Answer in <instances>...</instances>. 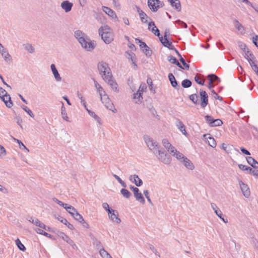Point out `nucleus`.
<instances>
[{
  "instance_id": "c756f323",
  "label": "nucleus",
  "mask_w": 258,
  "mask_h": 258,
  "mask_svg": "<svg viewBox=\"0 0 258 258\" xmlns=\"http://www.w3.org/2000/svg\"><path fill=\"white\" fill-rule=\"evenodd\" d=\"M171 6L178 11H181V4L179 0H171L170 2Z\"/></svg>"
},
{
  "instance_id": "49530a36",
  "label": "nucleus",
  "mask_w": 258,
  "mask_h": 258,
  "mask_svg": "<svg viewBox=\"0 0 258 258\" xmlns=\"http://www.w3.org/2000/svg\"><path fill=\"white\" fill-rule=\"evenodd\" d=\"M16 244L17 245V247L19 248V249L23 251H25L26 250V247L23 244H22L19 239H17L16 240Z\"/></svg>"
},
{
  "instance_id": "2f4dec72",
  "label": "nucleus",
  "mask_w": 258,
  "mask_h": 258,
  "mask_svg": "<svg viewBox=\"0 0 258 258\" xmlns=\"http://www.w3.org/2000/svg\"><path fill=\"white\" fill-rule=\"evenodd\" d=\"M99 251L100 254L103 258H112L111 255L104 248H101Z\"/></svg>"
},
{
  "instance_id": "1a4fd4ad",
  "label": "nucleus",
  "mask_w": 258,
  "mask_h": 258,
  "mask_svg": "<svg viewBox=\"0 0 258 258\" xmlns=\"http://www.w3.org/2000/svg\"><path fill=\"white\" fill-rule=\"evenodd\" d=\"M104 80L111 87V88L114 91L117 92L119 91V89L118 88V85L116 81L113 79L112 75L107 78L105 77V79Z\"/></svg>"
},
{
  "instance_id": "f3484780",
  "label": "nucleus",
  "mask_w": 258,
  "mask_h": 258,
  "mask_svg": "<svg viewBox=\"0 0 258 258\" xmlns=\"http://www.w3.org/2000/svg\"><path fill=\"white\" fill-rule=\"evenodd\" d=\"M130 179L137 186H140L143 184L142 179L139 177L138 175L134 174V175H131L130 177Z\"/></svg>"
},
{
  "instance_id": "c9c22d12",
  "label": "nucleus",
  "mask_w": 258,
  "mask_h": 258,
  "mask_svg": "<svg viewBox=\"0 0 258 258\" xmlns=\"http://www.w3.org/2000/svg\"><path fill=\"white\" fill-rule=\"evenodd\" d=\"M127 56H126L129 60H131L132 63L134 64L136 68H137V65L135 63V54L133 52H127Z\"/></svg>"
},
{
  "instance_id": "393cba45",
  "label": "nucleus",
  "mask_w": 258,
  "mask_h": 258,
  "mask_svg": "<svg viewBox=\"0 0 258 258\" xmlns=\"http://www.w3.org/2000/svg\"><path fill=\"white\" fill-rule=\"evenodd\" d=\"M208 79H211L212 83L215 85H217L220 82V79L216 75L212 74L207 76Z\"/></svg>"
},
{
  "instance_id": "423d86ee",
  "label": "nucleus",
  "mask_w": 258,
  "mask_h": 258,
  "mask_svg": "<svg viewBox=\"0 0 258 258\" xmlns=\"http://www.w3.org/2000/svg\"><path fill=\"white\" fill-rule=\"evenodd\" d=\"M148 5L152 11L155 12L159 8L163 7L164 4L159 0H148Z\"/></svg>"
},
{
  "instance_id": "338daca9",
  "label": "nucleus",
  "mask_w": 258,
  "mask_h": 258,
  "mask_svg": "<svg viewBox=\"0 0 258 258\" xmlns=\"http://www.w3.org/2000/svg\"><path fill=\"white\" fill-rule=\"evenodd\" d=\"M176 23L178 24L181 27H183L184 28H186L187 27V24L185 23H184V22H183L180 20H177L176 21Z\"/></svg>"
},
{
  "instance_id": "473e14b6",
  "label": "nucleus",
  "mask_w": 258,
  "mask_h": 258,
  "mask_svg": "<svg viewBox=\"0 0 258 258\" xmlns=\"http://www.w3.org/2000/svg\"><path fill=\"white\" fill-rule=\"evenodd\" d=\"M64 209L73 216L77 211L76 209L72 206L67 204V206L64 207Z\"/></svg>"
},
{
  "instance_id": "f257e3e1",
  "label": "nucleus",
  "mask_w": 258,
  "mask_h": 258,
  "mask_svg": "<svg viewBox=\"0 0 258 258\" xmlns=\"http://www.w3.org/2000/svg\"><path fill=\"white\" fill-rule=\"evenodd\" d=\"M74 36L78 40L83 48L87 51H91L94 49L95 46L87 36L80 30L74 32Z\"/></svg>"
},
{
  "instance_id": "13d9d810",
  "label": "nucleus",
  "mask_w": 258,
  "mask_h": 258,
  "mask_svg": "<svg viewBox=\"0 0 258 258\" xmlns=\"http://www.w3.org/2000/svg\"><path fill=\"white\" fill-rule=\"evenodd\" d=\"M157 27L156 26L154 22L151 21L149 22L148 24V29L149 30H151V31L153 33L155 32V30L156 29Z\"/></svg>"
},
{
  "instance_id": "aec40b11",
  "label": "nucleus",
  "mask_w": 258,
  "mask_h": 258,
  "mask_svg": "<svg viewBox=\"0 0 258 258\" xmlns=\"http://www.w3.org/2000/svg\"><path fill=\"white\" fill-rule=\"evenodd\" d=\"M57 234H58V236L61 237L63 240L66 241L67 243H68L70 245L74 244L73 241L68 235H67L64 233L60 232V231H57Z\"/></svg>"
},
{
  "instance_id": "4c0bfd02",
  "label": "nucleus",
  "mask_w": 258,
  "mask_h": 258,
  "mask_svg": "<svg viewBox=\"0 0 258 258\" xmlns=\"http://www.w3.org/2000/svg\"><path fill=\"white\" fill-rule=\"evenodd\" d=\"M192 85V82L188 79H184L181 82L182 87L184 88L190 87Z\"/></svg>"
},
{
  "instance_id": "a211bd4d",
  "label": "nucleus",
  "mask_w": 258,
  "mask_h": 258,
  "mask_svg": "<svg viewBox=\"0 0 258 258\" xmlns=\"http://www.w3.org/2000/svg\"><path fill=\"white\" fill-rule=\"evenodd\" d=\"M4 96V97H2L1 98L4 101L7 107L8 108H11L13 105V103L11 100L10 96L7 94Z\"/></svg>"
},
{
  "instance_id": "8fccbe9b",
  "label": "nucleus",
  "mask_w": 258,
  "mask_h": 258,
  "mask_svg": "<svg viewBox=\"0 0 258 258\" xmlns=\"http://www.w3.org/2000/svg\"><path fill=\"white\" fill-rule=\"evenodd\" d=\"M35 231L37 233L45 236L47 237L51 238L52 237V236L50 234L44 231L43 230L41 229L36 228L35 229Z\"/></svg>"
},
{
  "instance_id": "4468645a",
  "label": "nucleus",
  "mask_w": 258,
  "mask_h": 258,
  "mask_svg": "<svg viewBox=\"0 0 258 258\" xmlns=\"http://www.w3.org/2000/svg\"><path fill=\"white\" fill-rule=\"evenodd\" d=\"M133 192L136 200L140 202L142 204H144L145 203V199L142 193L140 192L139 188H138L135 189Z\"/></svg>"
},
{
  "instance_id": "7ed1b4c3",
  "label": "nucleus",
  "mask_w": 258,
  "mask_h": 258,
  "mask_svg": "<svg viewBox=\"0 0 258 258\" xmlns=\"http://www.w3.org/2000/svg\"><path fill=\"white\" fill-rule=\"evenodd\" d=\"M109 30L110 28L107 26H102L99 29V34L101 36V38L106 44H109L113 40Z\"/></svg>"
},
{
  "instance_id": "0eeeda50",
  "label": "nucleus",
  "mask_w": 258,
  "mask_h": 258,
  "mask_svg": "<svg viewBox=\"0 0 258 258\" xmlns=\"http://www.w3.org/2000/svg\"><path fill=\"white\" fill-rule=\"evenodd\" d=\"M238 180L243 195L246 198H249L250 195V191L247 184L244 183L240 179H238Z\"/></svg>"
},
{
  "instance_id": "f8f14e48",
  "label": "nucleus",
  "mask_w": 258,
  "mask_h": 258,
  "mask_svg": "<svg viewBox=\"0 0 258 258\" xmlns=\"http://www.w3.org/2000/svg\"><path fill=\"white\" fill-rule=\"evenodd\" d=\"M73 6V3L70 2L69 1H64L61 4V8L63 9L66 13L70 12Z\"/></svg>"
},
{
  "instance_id": "b1692460",
  "label": "nucleus",
  "mask_w": 258,
  "mask_h": 258,
  "mask_svg": "<svg viewBox=\"0 0 258 258\" xmlns=\"http://www.w3.org/2000/svg\"><path fill=\"white\" fill-rule=\"evenodd\" d=\"M167 59L171 63L176 64L180 69H184V68L174 56L170 55L168 56Z\"/></svg>"
},
{
  "instance_id": "5701e85b",
  "label": "nucleus",
  "mask_w": 258,
  "mask_h": 258,
  "mask_svg": "<svg viewBox=\"0 0 258 258\" xmlns=\"http://www.w3.org/2000/svg\"><path fill=\"white\" fill-rule=\"evenodd\" d=\"M95 87L96 88L97 92L99 93L100 99L102 100V96H104L105 93L103 88L98 84V83L95 80H94Z\"/></svg>"
},
{
  "instance_id": "f704fd0d",
  "label": "nucleus",
  "mask_w": 258,
  "mask_h": 258,
  "mask_svg": "<svg viewBox=\"0 0 258 258\" xmlns=\"http://www.w3.org/2000/svg\"><path fill=\"white\" fill-rule=\"evenodd\" d=\"M233 24L234 25V26L238 31L241 32L244 31V27L239 22L238 20L236 19L234 20Z\"/></svg>"
},
{
  "instance_id": "052dcab7",
  "label": "nucleus",
  "mask_w": 258,
  "mask_h": 258,
  "mask_svg": "<svg viewBox=\"0 0 258 258\" xmlns=\"http://www.w3.org/2000/svg\"><path fill=\"white\" fill-rule=\"evenodd\" d=\"M144 194L145 195L146 198H147L148 201L149 202V203H150V205H151L152 206L153 205V204L149 197V191L148 190H144Z\"/></svg>"
},
{
  "instance_id": "09e8293b",
  "label": "nucleus",
  "mask_w": 258,
  "mask_h": 258,
  "mask_svg": "<svg viewBox=\"0 0 258 258\" xmlns=\"http://www.w3.org/2000/svg\"><path fill=\"white\" fill-rule=\"evenodd\" d=\"M25 49L29 53H32L34 52V48L32 45L29 43H27L24 45Z\"/></svg>"
},
{
  "instance_id": "c85d7f7f",
  "label": "nucleus",
  "mask_w": 258,
  "mask_h": 258,
  "mask_svg": "<svg viewBox=\"0 0 258 258\" xmlns=\"http://www.w3.org/2000/svg\"><path fill=\"white\" fill-rule=\"evenodd\" d=\"M57 219L60 221L61 223L67 225V227L71 230H73L74 229V226L70 223L66 219L63 218L61 216H58L57 218Z\"/></svg>"
},
{
  "instance_id": "39448f33",
  "label": "nucleus",
  "mask_w": 258,
  "mask_h": 258,
  "mask_svg": "<svg viewBox=\"0 0 258 258\" xmlns=\"http://www.w3.org/2000/svg\"><path fill=\"white\" fill-rule=\"evenodd\" d=\"M144 140L149 149L153 152L154 151L157 150L161 147L159 146L158 143L153 140L152 138H150L148 136H144Z\"/></svg>"
},
{
  "instance_id": "ea45409f",
  "label": "nucleus",
  "mask_w": 258,
  "mask_h": 258,
  "mask_svg": "<svg viewBox=\"0 0 258 258\" xmlns=\"http://www.w3.org/2000/svg\"><path fill=\"white\" fill-rule=\"evenodd\" d=\"M172 156L176 157V158L179 160L180 162L183 160L184 158H186V157H185L182 153L178 151L174 154H172Z\"/></svg>"
},
{
  "instance_id": "69168bd1",
  "label": "nucleus",
  "mask_w": 258,
  "mask_h": 258,
  "mask_svg": "<svg viewBox=\"0 0 258 258\" xmlns=\"http://www.w3.org/2000/svg\"><path fill=\"white\" fill-rule=\"evenodd\" d=\"M180 61L182 63L185 69L188 70L189 69V64H187L185 62V60L183 57H181V58H179Z\"/></svg>"
},
{
  "instance_id": "bf43d9fd",
  "label": "nucleus",
  "mask_w": 258,
  "mask_h": 258,
  "mask_svg": "<svg viewBox=\"0 0 258 258\" xmlns=\"http://www.w3.org/2000/svg\"><path fill=\"white\" fill-rule=\"evenodd\" d=\"M223 124L222 121L220 119H215L212 127L220 126Z\"/></svg>"
},
{
  "instance_id": "864d4df0",
  "label": "nucleus",
  "mask_w": 258,
  "mask_h": 258,
  "mask_svg": "<svg viewBox=\"0 0 258 258\" xmlns=\"http://www.w3.org/2000/svg\"><path fill=\"white\" fill-rule=\"evenodd\" d=\"M21 108L26 112L31 117H34V115L32 111L26 106L24 105H21Z\"/></svg>"
},
{
  "instance_id": "5fc2aeb1",
  "label": "nucleus",
  "mask_w": 258,
  "mask_h": 258,
  "mask_svg": "<svg viewBox=\"0 0 258 258\" xmlns=\"http://www.w3.org/2000/svg\"><path fill=\"white\" fill-rule=\"evenodd\" d=\"M142 50L147 57L151 56L152 54V50L148 46L146 48H143V49H142Z\"/></svg>"
},
{
  "instance_id": "6e6552de",
  "label": "nucleus",
  "mask_w": 258,
  "mask_h": 258,
  "mask_svg": "<svg viewBox=\"0 0 258 258\" xmlns=\"http://www.w3.org/2000/svg\"><path fill=\"white\" fill-rule=\"evenodd\" d=\"M200 96L201 98V106L204 108L208 104V95L207 93L202 89L200 90Z\"/></svg>"
},
{
  "instance_id": "680f3d73",
  "label": "nucleus",
  "mask_w": 258,
  "mask_h": 258,
  "mask_svg": "<svg viewBox=\"0 0 258 258\" xmlns=\"http://www.w3.org/2000/svg\"><path fill=\"white\" fill-rule=\"evenodd\" d=\"M163 145L166 149H167L168 147H171V144L169 142L168 140L166 139H164L162 140Z\"/></svg>"
},
{
  "instance_id": "c03bdc74",
  "label": "nucleus",
  "mask_w": 258,
  "mask_h": 258,
  "mask_svg": "<svg viewBox=\"0 0 258 258\" xmlns=\"http://www.w3.org/2000/svg\"><path fill=\"white\" fill-rule=\"evenodd\" d=\"M12 138L15 141L17 142L18 143V144L19 145V147L21 149H25L28 152H29V150L24 145V144L20 140L17 139L13 137Z\"/></svg>"
},
{
  "instance_id": "603ef678",
  "label": "nucleus",
  "mask_w": 258,
  "mask_h": 258,
  "mask_svg": "<svg viewBox=\"0 0 258 258\" xmlns=\"http://www.w3.org/2000/svg\"><path fill=\"white\" fill-rule=\"evenodd\" d=\"M205 118L206 122L208 123V124L210 126H211V125H212V124H213L215 119H214V118L212 116L209 115H206Z\"/></svg>"
},
{
  "instance_id": "e433bc0d",
  "label": "nucleus",
  "mask_w": 258,
  "mask_h": 258,
  "mask_svg": "<svg viewBox=\"0 0 258 258\" xmlns=\"http://www.w3.org/2000/svg\"><path fill=\"white\" fill-rule=\"evenodd\" d=\"M1 53L6 61H8L11 59V55L6 49H2Z\"/></svg>"
},
{
  "instance_id": "f03ea898",
  "label": "nucleus",
  "mask_w": 258,
  "mask_h": 258,
  "mask_svg": "<svg viewBox=\"0 0 258 258\" xmlns=\"http://www.w3.org/2000/svg\"><path fill=\"white\" fill-rule=\"evenodd\" d=\"M154 154L159 160L165 164H169L171 161V158L166 152L161 147L158 150L154 151Z\"/></svg>"
},
{
  "instance_id": "bb28decb",
  "label": "nucleus",
  "mask_w": 258,
  "mask_h": 258,
  "mask_svg": "<svg viewBox=\"0 0 258 258\" xmlns=\"http://www.w3.org/2000/svg\"><path fill=\"white\" fill-rule=\"evenodd\" d=\"M184 165L189 170H193L195 168L194 165L186 157L184 158V160L181 161Z\"/></svg>"
},
{
  "instance_id": "a18cd8bd",
  "label": "nucleus",
  "mask_w": 258,
  "mask_h": 258,
  "mask_svg": "<svg viewBox=\"0 0 258 258\" xmlns=\"http://www.w3.org/2000/svg\"><path fill=\"white\" fill-rule=\"evenodd\" d=\"M159 40L162 45L165 47H168V46H170V44L172 43L171 41H169L168 39H163V37L162 36H161L159 37Z\"/></svg>"
},
{
  "instance_id": "72a5a7b5",
  "label": "nucleus",
  "mask_w": 258,
  "mask_h": 258,
  "mask_svg": "<svg viewBox=\"0 0 258 258\" xmlns=\"http://www.w3.org/2000/svg\"><path fill=\"white\" fill-rule=\"evenodd\" d=\"M247 60L249 63L252 70L256 73V74H258V66L256 64H255V63L251 59V58H247Z\"/></svg>"
},
{
  "instance_id": "6ab92c4d",
  "label": "nucleus",
  "mask_w": 258,
  "mask_h": 258,
  "mask_svg": "<svg viewBox=\"0 0 258 258\" xmlns=\"http://www.w3.org/2000/svg\"><path fill=\"white\" fill-rule=\"evenodd\" d=\"M104 97H106V99L107 100V102H103V103L105 104L106 107L109 110H112L113 112H115L116 111V109L114 108L113 104L111 102L107 94L104 95Z\"/></svg>"
},
{
  "instance_id": "37998d69",
  "label": "nucleus",
  "mask_w": 258,
  "mask_h": 258,
  "mask_svg": "<svg viewBox=\"0 0 258 258\" xmlns=\"http://www.w3.org/2000/svg\"><path fill=\"white\" fill-rule=\"evenodd\" d=\"M87 111L90 116L93 117L98 123H100L101 119L100 117L97 115L94 112L88 109H87Z\"/></svg>"
},
{
  "instance_id": "cd10ccee",
  "label": "nucleus",
  "mask_w": 258,
  "mask_h": 258,
  "mask_svg": "<svg viewBox=\"0 0 258 258\" xmlns=\"http://www.w3.org/2000/svg\"><path fill=\"white\" fill-rule=\"evenodd\" d=\"M90 237L93 241V245H95L99 250H100L101 248H103L101 242L98 240L97 238L93 235H90Z\"/></svg>"
},
{
  "instance_id": "79ce46f5",
  "label": "nucleus",
  "mask_w": 258,
  "mask_h": 258,
  "mask_svg": "<svg viewBox=\"0 0 258 258\" xmlns=\"http://www.w3.org/2000/svg\"><path fill=\"white\" fill-rule=\"evenodd\" d=\"M121 194L125 198L129 199L131 196V193L125 188H122L120 190Z\"/></svg>"
},
{
  "instance_id": "ddd939ff",
  "label": "nucleus",
  "mask_w": 258,
  "mask_h": 258,
  "mask_svg": "<svg viewBox=\"0 0 258 258\" xmlns=\"http://www.w3.org/2000/svg\"><path fill=\"white\" fill-rule=\"evenodd\" d=\"M109 218L117 224L121 222L120 219L118 217V212L113 210V212H111L110 214H108Z\"/></svg>"
},
{
  "instance_id": "a878e982",
  "label": "nucleus",
  "mask_w": 258,
  "mask_h": 258,
  "mask_svg": "<svg viewBox=\"0 0 258 258\" xmlns=\"http://www.w3.org/2000/svg\"><path fill=\"white\" fill-rule=\"evenodd\" d=\"M248 163L254 169L258 168V162L251 157H247L246 158Z\"/></svg>"
},
{
  "instance_id": "dca6fc26",
  "label": "nucleus",
  "mask_w": 258,
  "mask_h": 258,
  "mask_svg": "<svg viewBox=\"0 0 258 258\" xmlns=\"http://www.w3.org/2000/svg\"><path fill=\"white\" fill-rule=\"evenodd\" d=\"M50 68L56 81L57 82L60 81L61 80V78L60 77V75L57 69L56 68L55 64H51L50 66Z\"/></svg>"
},
{
  "instance_id": "a19ab883",
  "label": "nucleus",
  "mask_w": 258,
  "mask_h": 258,
  "mask_svg": "<svg viewBox=\"0 0 258 258\" xmlns=\"http://www.w3.org/2000/svg\"><path fill=\"white\" fill-rule=\"evenodd\" d=\"M201 77V75H199V74H197L195 77V81L199 85H204L205 84V79H202L200 78V77Z\"/></svg>"
},
{
  "instance_id": "de8ad7c7",
  "label": "nucleus",
  "mask_w": 258,
  "mask_h": 258,
  "mask_svg": "<svg viewBox=\"0 0 258 258\" xmlns=\"http://www.w3.org/2000/svg\"><path fill=\"white\" fill-rule=\"evenodd\" d=\"M73 217L75 219V220L78 221L80 223L84 222V219H83L82 216L80 215L78 212L75 213Z\"/></svg>"
},
{
  "instance_id": "3c124183",
  "label": "nucleus",
  "mask_w": 258,
  "mask_h": 258,
  "mask_svg": "<svg viewBox=\"0 0 258 258\" xmlns=\"http://www.w3.org/2000/svg\"><path fill=\"white\" fill-rule=\"evenodd\" d=\"M139 16L140 17V19L143 23H146L147 22V18L148 16L146 15L145 13H144L143 11H141V13H140Z\"/></svg>"
},
{
  "instance_id": "4be33fe9",
  "label": "nucleus",
  "mask_w": 258,
  "mask_h": 258,
  "mask_svg": "<svg viewBox=\"0 0 258 258\" xmlns=\"http://www.w3.org/2000/svg\"><path fill=\"white\" fill-rule=\"evenodd\" d=\"M168 79L170 82L172 86L174 88L178 89L180 86L178 84L177 81L176 80L174 75L172 73L169 74Z\"/></svg>"
},
{
  "instance_id": "9b49d317",
  "label": "nucleus",
  "mask_w": 258,
  "mask_h": 258,
  "mask_svg": "<svg viewBox=\"0 0 258 258\" xmlns=\"http://www.w3.org/2000/svg\"><path fill=\"white\" fill-rule=\"evenodd\" d=\"M102 9L103 11L105 14L108 15L109 17H110L112 18H114L117 20H118V18H117L115 12L114 11H113L112 9H111L110 8H109L107 7L102 6Z\"/></svg>"
},
{
  "instance_id": "20e7f679",
  "label": "nucleus",
  "mask_w": 258,
  "mask_h": 258,
  "mask_svg": "<svg viewBox=\"0 0 258 258\" xmlns=\"http://www.w3.org/2000/svg\"><path fill=\"white\" fill-rule=\"evenodd\" d=\"M98 70L103 80L112 75L110 68L108 64L104 61H101L98 64Z\"/></svg>"
},
{
  "instance_id": "774afa93",
  "label": "nucleus",
  "mask_w": 258,
  "mask_h": 258,
  "mask_svg": "<svg viewBox=\"0 0 258 258\" xmlns=\"http://www.w3.org/2000/svg\"><path fill=\"white\" fill-rule=\"evenodd\" d=\"M15 119L16 120L17 124L20 125L21 127H22L21 123L22 122L23 120L21 116L20 115H17L15 117Z\"/></svg>"
},
{
  "instance_id": "9d476101",
  "label": "nucleus",
  "mask_w": 258,
  "mask_h": 258,
  "mask_svg": "<svg viewBox=\"0 0 258 258\" xmlns=\"http://www.w3.org/2000/svg\"><path fill=\"white\" fill-rule=\"evenodd\" d=\"M211 207L214 210V212L215 214L217 215V216L219 217L223 222L225 223H227V220H225L223 217V214L221 212V211L218 208L217 206L215 203H211Z\"/></svg>"
},
{
  "instance_id": "6e6d98bb",
  "label": "nucleus",
  "mask_w": 258,
  "mask_h": 258,
  "mask_svg": "<svg viewBox=\"0 0 258 258\" xmlns=\"http://www.w3.org/2000/svg\"><path fill=\"white\" fill-rule=\"evenodd\" d=\"M208 144L209 146L213 148H215L216 146V142L214 139V138L212 137H209L208 140Z\"/></svg>"
},
{
  "instance_id": "7c9ffc66",
  "label": "nucleus",
  "mask_w": 258,
  "mask_h": 258,
  "mask_svg": "<svg viewBox=\"0 0 258 258\" xmlns=\"http://www.w3.org/2000/svg\"><path fill=\"white\" fill-rule=\"evenodd\" d=\"M62 105L61 108V114L62 116V118L67 121H69V117L67 115V113L66 110V108L64 106V104L63 102H62Z\"/></svg>"
},
{
  "instance_id": "2eb2a0df",
  "label": "nucleus",
  "mask_w": 258,
  "mask_h": 258,
  "mask_svg": "<svg viewBox=\"0 0 258 258\" xmlns=\"http://www.w3.org/2000/svg\"><path fill=\"white\" fill-rule=\"evenodd\" d=\"M147 88V86L145 83H142L140 85L138 92L134 94V99H136L137 96H139V97H141L143 99L142 94L143 92Z\"/></svg>"
},
{
  "instance_id": "4d7b16f0",
  "label": "nucleus",
  "mask_w": 258,
  "mask_h": 258,
  "mask_svg": "<svg viewBox=\"0 0 258 258\" xmlns=\"http://www.w3.org/2000/svg\"><path fill=\"white\" fill-rule=\"evenodd\" d=\"M102 207L108 212V214H110L111 212H113V210L109 208V206L107 203H103Z\"/></svg>"
},
{
  "instance_id": "0e129e2a",
  "label": "nucleus",
  "mask_w": 258,
  "mask_h": 258,
  "mask_svg": "<svg viewBox=\"0 0 258 258\" xmlns=\"http://www.w3.org/2000/svg\"><path fill=\"white\" fill-rule=\"evenodd\" d=\"M53 201L54 202L56 203L59 205L63 207L64 208V207L67 206V204L63 203V202H62L61 201L58 200L57 199H56L55 198H53Z\"/></svg>"
},
{
  "instance_id": "e2e57ef3",
  "label": "nucleus",
  "mask_w": 258,
  "mask_h": 258,
  "mask_svg": "<svg viewBox=\"0 0 258 258\" xmlns=\"http://www.w3.org/2000/svg\"><path fill=\"white\" fill-rule=\"evenodd\" d=\"M149 248L151 249L156 255L159 257L160 256L159 253L157 251V249L151 244H149Z\"/></svg>"
},
{
  "instance_id": "58836bf2",
  "label": "nucleus",
  "mask_w": 258,
  "mask_h": 258,
  "mask_svg": "<svg viewBox=\"0 0 258 258\" xmlns=\"http://www.w3.org/2000/svg\"><path fill=\"white\" fill-rule=\"evenodd\" d=\"M189 98L195 104H198L199 103V96L197 94L190 95Z\"/></svg>"
},
{
  "instance_id": "412c9836",
  "label": "nucleus",
  "mask_w": 258,
  "mask_h": 258,
  "mask_svg": "<svg viewBox=\"0 0 258 258\" xmlns=\"http://www.w3.org/2000/svg\"><path fill=\"white\" fill-rule=\"evenodd\" d=\"M176 125L184 135L186 136L187 135V133L185 130V125L183 122L178 119L176 120Z\"/></svg>"
}]
</instances>
